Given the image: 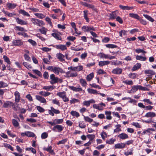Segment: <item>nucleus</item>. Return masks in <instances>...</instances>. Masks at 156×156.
Here are the masks:
<instances>
[{
    "label": "nucleus",
    "instance_id": "1",
    "mask_svg": "<svg viewBox=\"0 0 156 156\" xmlns=\"http://www.w3.org/2000/svg\"><path fill=\"white\" fill-rule=\"evenodd\" d=\"M57 95L62 98L64 102H68L69 101V99L66 96V93L65 91L58 92L57 93Z\"/></svg>",
    "mask_w": 156,
    "mask_h": 156
},
{
    "label": "nucleus",
    "instance_id": "2",
    "mask_svg": "<svg viewBox=\"0 0 156 156\" xmlns=\"http://www.w3.org/2000/svg\"><path fill=\"white\" fill-rule=\"evenodd\" d=\"M31 21L34 25L41 27L42 25H44V23L42 20H40L38 19L32 18Z\"/></svg>",
    "mask_w": 156,
    "mask_h": 156
},
{
    "label": "nucleus",
    "instance_id": "3",
    "mask_svg": "<svg viewBox=\"0 0 156 156\" xmlns=\"http://www.w3.org/2000/svg\"><path fill=\"white\" fill-rule=\"evenodd\" d=\"M50 79L51 80L50 83L51 84L57 83L58 77H55L54 74H51L50 76Z\"/></svg>",
    "mask_w": 156,
    "mask_h": 156
},
{
    "label": "nucleus",
    "instance_id": "4",
    "mask_svg": "<svg viewBox=\"0 0 156 156\" xmlns=\"http://www.w3.org/2000/svg\"><path fill=\"white\" fill-rule=\"evenodd\" d=\"M64 128L63 126L60 125H56L52 129V130L55 131H57L58 132H60L62 131Z\"/></svg>",
    "mask_w": 156,
    "mask_h": 156
},
{
    "label": "nucleus",
    "instance_id": "5",
    "mask_svg": "<svg viewBox=\"0 0 156 156\" xmlns=\"http://www.w3.org/2000/svg\"><path fill=\"white\" fill-rule=\"evenodd\" d=\"M12 106L13 107V108H14L15 110L16 111L18 110L17 109L15 108L14 104L11 102L7 101L3 105V107L5 108H7L8 107H11Z\"/></svg>",
    "mask_w": 156,
    "mask_h": 156
},
{
    "label": "nucleus",
    "instance_id": "6",
    "mask_svg": "<svg viewBox=\"0 0 156 156\" xmlns=\"http://www.w3.org/2000/svg\"><path fill=\"white\" fill-rule=\"evenodd\" d=\"M53 72L57 75H58L59 73H65V71L59 67H56V66L55 67Z\"/></svg>",
    "mask_w": 156,
    "mask_h": 156
},
{
    "label": "nucleus",
    "instance_id": "7",
    "mask_svg": "<svg viewBox=\"0 0 156 156\" xmlns=\"http://www.w3.org/2000/svg\"><path fill=\"white\" fill-rule=\"evenodd\" d=\"M12 43L13 45L16 46H21L23 44V43L20 40H14Z\"/></svg>",
    "mask_w": 156,
    "mask_h": 156
},
{
    "label": "nucleus",
    "instance_id": "8",
    "mask_svg": "<svg viewBox=\"0 0 156 156\" xmlns=\"http://www.w3.org/2000/svg\"><path fill=\"white\" fill-rule=\"evenodd\" d=\"M126 144L124 143H118L115 145V149H122L125 147Z\"/></svg>",
    "mask_w": 156,
    "mask_h": 156
},
{
    "label": "nucleus",
    "instance_id": "9",
    "mask_svg": "<svg viewBox=\"0 0 156 156\" xmlns=\"http://www.w3.org/2000/svg\"><path fill=\"white\" fill-rule=\"evenodd\" d=\"M122 69L117 68L114 69L112 71V72L115 74H119L122 73Z\"/></svg>",
    "mask_w": 156,
    "mask_h": 156
},
{
    "label": "nucleus",
    "instance_id": "10",
    "mask_svg": "<svg viewBox=\"0 0 156 156\" xmlns=\"http://www.w3.org/2000/svg\"><path fill=\"white\" fill-rule=\"evenodd\" d=\"M35 97L36 99L40 101L41 103H46V100L44 98L38 95H36Z\"/></svg>",
    "mask_w": 156,
    "mask_h": 156
},
{
    "label": "nucleus",
    "instance_id": "11",
    "mask_svg": "<svg viewBox=\"0 0 156 156\" xmlns=\"http://www.w3.org/2000/svg\"><path fill=\"white\" fill-rule=\"evenodd\" d=\"M22 136H24V135L29 137H34L35 135L34 134L31 132L28 131L25 133H22L21 134Z\"/></svg>",
    "mask_w": 156,
    "mask_h": 156
},
{
    "label": "nucleus",
    "instance_id": "12",
    "mask_svg": "<svg viewBox=\"0 0 156 156\" xmlns=\"http://www.w3.org/2000/svg\"><path fill=\"white\" fill-rule=\"evenodd\" d=\"M16 22L17 23L21 25H26L27 24V21H25L23 20L19 19V18H16Z\"/></svg>",
    "mask_w": 156,
    "mask_h": 156
},
{
    "label": "nucleus",
    "instance_id": "13",
    "mask_svg": "<svg viewBox=\"0 0 156 156\" xmlns=\"http://www.w3.org/2000/svg\"><path fill=\"white\" fill-rule=\"evenodd\" d=\"M14 95L15 97V101L16 102H19L20 99V94L17 91L15 92Z\"/></svg>",
    "mask_w": 156,
    "mask_h": 156
},
{
    "label": "nucleus",
    "instance_id": "14",
    "mask_svg": "<svg viewBox=\"0 0 156 156\" xmlns=\"http://www.w3.org/2000/svg\"><path fill=\"white\" fill-rule=\"evenodd\" d=\"M156 116V114L153 112H148L145 115V117H151V118L154 117H155Z\"/></svg>",
    "mask_w": 156,
    "mask_h": 156
},
{
    "label": "nucleus",
    "instance_id": "15",
    "mask_svg": "<svg viewBox=\"0 0 156 156\" xmlns=\"http://www.w3.org/2000/svg\"><path fill=\"white\" fill-rule=\"evenodd\" d=\"M64 55L61 53H58L56 55V57L61 62H64L65 61Z\"/></svg>",
    "mask_w": 156,
    "mask_h": 156
},
{
    "label": "nucleus",
    "instance_id": "16",
    "mask_svg": "<svg viewBox=\"0 0 156 156\" xmlns=\"http://www.w3.org/2000/svg\"><path fill=\"white\" fill-rule=\"evenodd\" d=\"M119 7L121 9L124 10H130L133 8L132 6L129 7L128 6H123L122 5H120Z\"/></svg>",
    "mask_w": 156,
    "mask_h": 156
},
{
    "label": "nucleus",
    "instance_id": "17",
    "mask_svg": "<svg viewBox=\"0 0 156 156\" xmlns=\"http://www.w3.org/2000/svg\"><path fill=\"white\" fill-rule=\"evenodd\" d=\"M56 48L57 49H60L62 51H64L66 50L67 48L65 45L59 44L56 45Z\"/></svg>",
    "mask_w": 156,
    "mask_h": 156
},
{
    "label": "nucleus",
    "instance_id": "18",
    "mask_svg": "<svg viewBox=\"0 0 156 156\" xmlns=\"http://www.w3.org/2000/svg\"><path fill=\"white\" fill-rule=\"evenodd\" d=\"M118 136L122 140H125L128 138V135L125 133H122L119 134Z\"/></svg>",
    "mask_w": 156,
    "mask_h": 156
},
{
    "label": "nucleus",
    "instance_id": "19",
    "mask_svg": "<svg viewBox=\"0 0 156 156\" xmlns=\"http://www.w3.org/2000/svg\"><path fill=\"white\" fill-rule=\"evenodd\" d=\"M95 101L93 100H91L90 101H85L83 102V105H86L87 106H89L90 103H94Z\"/></svg>",
    "mask_w": 156,
    "mask_h": 156
},
{
    "label": "nucleus",
    "instance_id": "20",
    "mask_svg": "<svg viewBox=\"0 0 156 156\" xmlns=\"http://www.w3.org/2000/svg\"><path fill=\"white\" fill-rule=\"evenodd\" d=\"M118 12L116 11L112 12V13L110 14L111 19H115L118 14Z\"/></svg>",
    "mask_w": 156,
    "mask_h": 156
},
{
    "label": "nucleus",
    "instance_id": "21",
    "mask_svg": "<svg viewBox=\"0 0 156 156\" xmlns=\"http://www.w3.org/2000/svg\"><path fill=\"white\" fill-rule=\"evenodd\" d=\"M105 114L106 115V119L108 120H111L112 119V117L111 116L112 112L110 111H105Z\"/></svg>",
    "mask_w": 156,
    "mask_h": 156
},
{
    "label": "nucleus",
    "instance_id": "22",
    "mask_svg": "<svg viewBox=\"0 0 156 156\" xmlns=\"http://www.w3.org/2000/svg\"><path fill=\"white\" fill-rule=\"evenodd\" d=\"M69 88L70 89L76 92L80 91L82 90V88L80 87H76L74 86H70Z\"/></svg>",
    "mask_w": 156,
    "mask_h": 156
},
{
    "label": "nucleus",
    "instance_id": "23",
    "mask_svg": "<svg viewBox=\"0 0 156 156\" xmlns=\"http://www.w3.org/2000/svg\"><path fill=\"white\" fill-rule=\"evenodd\" d=\"M52 147L51 146L49 147L48 148L44 147L43 150L44 151H47L49 152L51 154H54L55 153L53 150H52Z\"/></svg>",
    "mask_w": 156,
    "mask_h": 156
},
{
    "label": "nucleus",
    "instance_id": "24",
    "mask_svg": "<svg viewBox=\"0 0 156 156\" xmlns=\"http://www.w3.org/2000/svg\"><path fill=\"white\" fill-rule=\"evenodd\" d=\"M110 63V62L108 61H101L99 62L98 65L100 66H103Z\"/></svg>",
    "mask_w": 156,
    "mask_h": 156
},
{
    "label": "nucleus",
    "instance_id": "25",
    "mask_svg": "<svg viewBox=\"0 0 156 156\" xmlns=\"http://www.w3.org/2000/svg\"><path fill=\"white\" fill-rule=\"evenodd\" d=\"M57 40H61L62 38L59 34L58 33H53L51 34Z\"/></svg>",
    "mask_w": 156,
    "mask_h": 156
},
{
    "label": "nucleus",
    "instance_id": "26",
    "mask_svg": "<svg viewBox=\"0 0 156 156\" xmlns=\"http://www.w3.org/2000/svg\"><path fill=\"white\" fill-rule=\"evenodd\" d=\"M129 15L131 17L136 19L138 20H140V17L137 14L133 13H130Z\"/></svg>",
    "mask_w": 156,
    "mask_h": 156
},
{
    "label": "nucleus",
    "instance_id": "27",
    "mask_svg": "<svg viewBox=\"0 0 156 156\" xmlns=\"http://www.w3.org/2000/svg\"><path fill=\"white\" fill-rule=\"evenodd\" d=\"M98 56H99L101 58H108V55H106L103 53H100L98 55Z\"/></svg>",
    "mask_w": 156,
    "mask_h": 156
},
{
    "label": "nucleus",
    "instance_id": "28",
    "mask_svg": "<svg viewBox=\"0 0 156 156\" xmlns=\"http://www.w3.org/2000/svg\"><path fill=\"white\" fill-rule=\"evenodd\" d=\"M141 66V64L140 63H137L133 66L132 69V70L133 71H135L139 69Z\"/></svg>",
    "mask_w": 156,
    "mask_h": 156
},
{
    "label": "nucleus",
    "instance_id": "29",
    "mask_svg": "<svg viewBox=\"0 0 156 156\" xmlns=\"http://www.w3.org/2000/svg\"><path fill=\"white\" fill-rule=\"evenodd\" d=\"M17 6V4L14 3H9L7 4V7L9 9L14 8Z\"/></svg>",
    "mask_w": 156,
    "mask_h": 156
},
{
    "label": "nucleus",
    "instance_id": "30",
    "mask_svg": "<svg viewBox=\"0 0 156 156\" xmlns=\"http://www.w3.org/2000/svg\"><path fill=\"white\" fill-rule=\"evenodd\" d=\"M15 29L16 30L22 32H26L27 31V30H25L23 27L20 26H16L15 27Z\"/></svg>",
    "mask_w": 156,
    "mask_h": 156
},
{
    "label": "nucleus",
    "instance_id": "31",
    "mask_svg": "<svg viewBox=\"0 0 156 156\" xmlns=\"http://www.w3.org/2000/svg\"><path fill=\"white\" fill-rule=\"evenodd\" d=\"M39 93L41 95L44 97L48 96L51 94V93L49 92L43 91H40Z\"/></svg>",
    "mask_w": 156,
    "mask_h": 156
},
{
    "label": "nucleus",
    "instance_id": "32",
    "mask_svg": "<svg viewBox=\"0 0 156 156\" xmlns=\"http://www.w3.org/2000/svg\"><path fill=\"white\" fill-rule=\"evenodd\" d=\"M87 91L90 94H99V93H98L97 92V91L96 90H94L93 89H87Z\"/></svg>",
    "mask_w": 156,
    "mask_h": 156
},
{
    "label": "nucleus",
    "instance_id": "33",
    "mask_svg": "<svg viewBox=\"0 0 156 156\" xmlns=\"http://www.w3.org/2000/svg\"><path fill=\"white\" fill-rule=\"evenodd\" d=\"M83 5L85 6H86L88 8H91L92 9H94V5H90L89 4H88L86 2L83 3Z\"/></svg>",
    "mask_w": 156,
    "mask_h": 156
},
{
    "label": "nucleus",
    "instance_id": "34",
    "mask_svg": "<svg viewBox=\"0 0 156 156\" xmlns=\"http://www.w3.org/2000/svg\"><path fill=\"white\" fill-rule=\"evenodd\" d=\"M39 31L42 34H46L47 29L44 27H42L39 30Z\"/></svg>",
    "mask_w": 156,
    "mask_h": 156
},
{
    "label": "nucleus",
    "instance_id": "35",
    "mask_svg": "<svg viewBox=\"0 0 156 156\" xmlns=\"http://www.w3.org/2000/svg\"><path fill=\"white\" fill-rule=\"evenodd\" d=\"M19 12L20 13L23 14V16H27L28 17H29L30 16V15L27 12H26L23 10H20Z\"/></svg>",
    "mask_w": 156,
    "mask_h": 156
},
{
    "label": "nucleus",
    "instance_id": "36",
    "mask_svg": "<svg viewBox=\"0 0 156 156\" xmlns=\"http://www.w3.org/2000/svg\"><path fill=\"white\" fill-rule=\"evenodd\" d=\"M34 15L40 19H43L45 17V16L42 13H35Z\"/></svg>",
    "mask_w": 156,
    "mask_h": 156
},
{
    "label": "nucleus",
    "instance_id": "37",
    "mask_svg": "<svg viewBox=\"0 0 156 156\" xmlns=\"http://www.w3.org/2000/svg\"><path fill=\"white\" fill-rule=\"evenodd\" d=\"M136 59L137 60L144 61L146 60V58L142 56L137 55L136 56Z\"/></svg>",
    "mask_w": 156,
    "mask_h": 156
},
{
    "label": "nucleus",
    "instance_id": "38",
    "mask_svg": "<svg viewBox=\"0 0 156 156\" xmlns=\"http://www.w3.org/2000/svg\"><path fill=\"white\" fill-rule=\"evenodd\" d=\"M144 73L146 74H149L151 75H154L155 74V73L153 70H146L144 71Z\"/></svg>",
    "mask_w": 156,
    "mask_h": 156
},
{
    "label": "nucleus",
    "instance_id": "39",
    "mask_svg": "<svg viewBox=\"0 0 156 156\" xmlns=\"http://www.w3.org/2000/svg\"><path fill=\"white\" fill-rule=\"evenodd\" d=\"M94 76V75L93 73H91L87 76L86 79L87 81H90L93 78Z\"/></svg>",
    "mask_w": 156,
    "mask_h": 156
},
{
    "label": "nucleus",
    "instance_id": "40",
    "mask_svg": "<svg viewBox=\"0 0 156 156\" xmlns=\"http://www.w3.org/2000/svg\"><path fill=\"white\" fill-rule=\"evenodd\" d=\"M143 16L147 19L148 20H149L151 21V22H153L154 21V20L150 16L146 15V14H144Z\"/></svg>",
    "mask_w": 156,
    "mask_h": 156
},
{
    "label": "nucleus",
    "instance_id": "41",
    "mask_svg": "<svg viewBox=\"0 0 156 156\" xmlns=\"http://www.w3.org/2000/svg\"><path fill=\"white\" fill-rule=\"evenodd\" d=\"M80 83L83 87L86 86L87 83L86 81L83 79H80Z\"/></svg>",
    "mask_w": 156,
    "mask_h": 156
},
{
    "label": "nucleus",
    "instance_id": "42",
    "mask_svg": "<svg viewBox=\"0 0 156 156\" xmlns=\"http://www.w3.org/2000/svg\"><path fill=\"white\" fill-rule=\"evenodd\" d=\"M70 113L73 116L78 117L80 116V114L79 113L75 111H72Z\"/></svg>",
    "mask_w": 156,
    "mask_h": 156
},
{
    "label": "nucleus",
    "instance_id": "43",
    "mask_svg": "<svg viewBox=\"0 0 156 156\" xmlns=\"http://www.w3.org/2000/svg\"><path fill=\"white\" fill-rule=\"evenodd\" d=\"M115 141V139L112 138L109 140H107L106 141V142L107 143L109 144H113Z\"/></svg>",
    "mask_w": 156,
    "mask_h": 156
},
{
    "label": "nucleus",
    "instance_id": "44",
    "mask_svg": "<svg viewBox=\"0 0 156 156\" xmlns=\"http://www.w3.org/2000/svg\"><path fill=\"white\" fill-rule=\"evenodd\" d=\"M63 122V119H54V122H55V124H60Z\"/></svg>",
    "mask_w": 156,
    "mask_h": 156
},
{
    "label": "nucleus",
    "instance_id": "45",
    "mask_svg": "<svg viewBox=\"0 0 156 156\" xmlns=\"http://www.w3.org/2000/svg\"><path fill=\"white\" fill-rule=\"evenodd\" d=\"M140 87V86H134L131 89V91H133V92H136L138 89H139V87Z\"/></svg>",
    "mask_w": 156,
    "mask_h": 156
},
{
    "label": "nucleus",
    "instance_id": "46",
    "mask_svg": "<svg viewBox=\"0 0 156 156\" xmlns=\"http://www.w3.org/2000/svg\"><path fill=\"white\" fill-rule=\"evenodd\" d=\"M93 107L94 108L98 109L99 110H102L103 109V108L102 107H100L96 104L93 105Z\"/></svg>",
    "mask_w": 156,
    "mask_h": 156
},
{
    "label": "nucleus",
    "instance_id": "47",
    "mask_svg": "<svg viewBox=\"0 0 156 156\" xmlns=\"http://www.w3.org/2000/svg\"><path fill=\"white\" fill-rule=\"evenodd\" d=\"M12 123L15 127H18L19 126V123L15 119L12 120Z\"/></svg>",
    "mask_w": 156,
    "mask_h": 156
},
{
    "label": "nucleus",
    "instance_id": "48",
    "mask_svg": "<svg viewBox=\"0 0 156 156\" xmlns=\"http://www.w3.org/2000/svg\"><path fill=\"white\" fill-rule=\"evenodd\" d=\"M105 46L107 48H115L117 47L116 45L113 44H106Z\"/></svg>",
    "mask_w": 156,
    "mask_h": 156
},
{
    "label": "nucleus",
    "instance_id": "49",
    "mask_svg": "<svg viewBox=\"0 0 156 156\" xmlns=\"http://www.w3.org/2000/svg\"><path fill=\"white\" fill-rule=\"evenodd\" d=\"M3 58L5 62H6L8 64H10L11 62L9 60V59L7 56L4 55Z\"/></svg>",
    "mask_w": 156,
    "mask_h": 156
},
{
    "label": "nucleus",
    "instance_id": "50",
    "mask_svg": "<svg viewBox=\"0 0 156 156\" xmlns=\"http://www.w3.org/2000/svg\"><path fill=\"white\" fill-rule=\"evenodd\" d=\"M122 62L120 61H116L115 62H112V65H120L122 64Z\"/></svg>",
    "mask_w": 156,
    "mask_h": 156
},
{
    "label": "nucleus",
    "instance_id": "51",
    "mask_svg": "<svg viewBox=\"0 0 156 156\" xmlns=\"http://www.w3.org/2000/svg\"><path fill=\"white\" fill-rule=\"evenodd\" d=\"M84 116V120L87 122H91L93 121V119H90L89 118L88 116Z\"/></svg>",
    "mask_w": 156,
    "mask_h": 156
},
{
    "label": "nucleus",
    "instance_id": "52",
    "mask_svg": "<svg viewBox=\"0 0 156 156\" xmlns=\"http://www.w3.org/2000/svg\"><path fill=\"white\" fill-rule=\"evenodd\" d=\"M101 136L103 140H105V137H107V134L106 133V132L102 131L101 134Z\"/></svg>",
    "mask_w": 156,
    "mask_h": 156
},
{
    "label": "nucleus",
    "instance_id": "53",
    "mask_svg": "<svg viewBox=\"0 0 156 156\" xmlns=\"http://www.w3.org/2000/svg\"><path fill=\"white\" fill-rule=\"evenodd\" d=\"M48 136V134L46 132L43 133L41 135V138L42 139H45Z\"/></svg>",
    "mask_w": 156,
    "mask_h": 156
},
{
    "label": "nucleus",
    "instance_id": "54",
    "mask_svg": "<svg viewBox=\"0 0 156 156\" xmlns=\"http://www.w3.org/2000/svg\"><path fill=\"white\" fill-rule=\"evenodd\" d=\"M91 30L95 31V28H94L93 26H88L87 32L88 31H91Z\"/></svg>",
    "mask_w": 156,
    "mask_h": 156
},
{
    "label": "nucleus",
    "instance_id": "55",
    "mask_svg": "<svg viewBox=\"0 0 156 156\" xmlns=\"http://www.w3.org/2000/svg\"><path fill=\"white\" fill-rule=\"evenodd\" d=\"M127 31L125 30H122L119 32V35L121 37H122V35H126Z\"/></svg>",
    "mask_w": 156,
    "mask_h": 156
},
{
    "label": "nucleus",
    "instance_id": "56",
    "mask_svg": "<svg viewBox=\"0 0 156 156\" xmlns=\"http://www.w3.org/2000/svg\"><path fill=\"white\" fill-rule=\"evenodd\" d=\"M23 64L25 67L28 69H31L32 68L31 65H29L28 63L26 62H24L23 63Z\"/></svg>",
    "mask_w": 156,
    "mask_h": 156
},
{
    "label": "nucleus",
    "instance_id": "57",
    "mask_svg": "<svg viewBox=\"0 0 156 156\" xmlns=\"http://www.w3.org/2000/svg\"><path fill=\"white\" fill-rule=\"evenodd\" d=\"M7 84L4 82L0 81V88L7 87Z\"/></svg>",
    "mask_w": 156,
    "mask_h": 156
},
{
    "label": "nucleus",
    "instance_id": "58",
    "mask_svg": "<svg viewBox=\"0 0 156 156\" xmlns=\"http://www.w3.org/2000/svg\"><path fill=\"white\" fill-rule=\"evenodd\" d=\"M53 104H56L59 106L60 105V104L58 101L56 99L52 100Z\"/></svg>",
    "mask_w": 156,
    "mask_h": 156
},
{
    "label": "nucleus",
    "instance_id": "59",
    "mask_svg": "<svg viewBox=\"0 0 156 156\" xmlns=\"http://www.w3.org/2000/svg\"><path fill=\"white\" fill-rule=\"evenodd\" d=\"M135 51L137 53H146V52L143 50L142 49L139 48L135 50Z\"/></svg>",
    "mask_w": 156,
    "mask_h": 156
},
{
    "label": "nucleus",
    "instance_id": "60",
    "mask_svg": "<svg viewBox=\"0 0 156 156\" xmlns=\"http://www.w3.org/2000/svg\"><path fill=\"white\" fill-rule=\"evenodd\" d=\"M51 109L52 112L55 114H59L60 111L59 110L55 109L53 107H51Z\"/></svg>",
    "mask_w": 156,
    "mask_h": 156
},
{
    "label": "nucleus",
    "instance_id": "61",
    "mask_svg": "<svg viewBox=\"0 0 156 156\" xmlns=\"http://www.w3.org/2000/svg\"><path fill=\"white\" fill-rule=\"evenodd\" d=\"M37 109L40 112H44L45 111L44 109L43 108L40 106H37Z\"/></svg>",
    "mask_w": 156,
    "mask_h": 156
},
{
    "label": "nucleus",
    "instance_id": "62",
    "mask_svg": "<svg viewBox=\"0 0 156 156\" xmlns=\"http://www.w3.org/2000/svg\"><path fill=\"white\" fill-rule=\"evenodd\" d=\"M87 136L88 138L90 141L92 140L95 137V135L94 134H89L87 135Z\"/></svg>",
    "mask_w": 156,
    "mask_h": 156
},
{
    "label": "nucleus",
    "instance_id": "63",
    "mask_svg": "<svg viewBox=\"0 0 156 156\" xmlns=\"http://www.w3.org/2000/svg\"><path fill=\"white\" fill-rule=\"evenodd\" d=\"M4 146L5 147L9 149L12 151H14L13 148L10 144H6L4 145Z\"/></svg>",
    "mask_w": 156,
    "mask_h": 156
},
{
    "label": "nucleus",
    "instance_id": "64",
    "mask_svg": "<svg viewBox=\"0 0 156 156\" xmlns=\"http://www.w3.org/2000/svg\"><path fill=\"white\" fill-rule=\"evenodd\" d=\"M79 102V100L75 98H73L70 101V103L72 104Z\"/></svg>",
    "mask_w": 156,
    "mask_h": 156
}]
</instances>
